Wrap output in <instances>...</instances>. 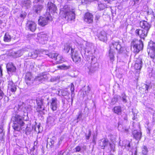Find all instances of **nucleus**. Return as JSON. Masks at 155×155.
Masks as SVG:
<instances>
[{"label":"nucleus","mask_w":155,"mask_h":155,"mask_svg":"<svg viewBox=\"0 0 155 155\" xmlns=\"http://www.w3.org/2000/svg\"><path fill=\"white\" fill-rule=\"evenodd\" d=\"M60 15L63 18H67V21H74L75 19L74 11L67 5H65L60 9Z\"/></svg>","instance_id":"1"},{"label":"nucleus","mask_w":155,"mask_h":155,"mask_svg":"<svg viewBox=\"0 0 155 155\" xmlns=\"http://www.w3.org/2000/svg\"><path fill=\"white\" fill-rule=\"evenodd\" d=\"M23 120V117L19 115H16L15 117H13L12 118V127L14 130L18 131L21 129V127L24 124Z\"/></svg>","instance_id":"2"},{"label":"nucleus","mask_w":155,"mask_h":155,"mask_svg":"<svg viewBox=\"0 0 155 155\" xmlns=\"http://www.w3.org/2000/svg\"><path fill=\"white\" fill-rule=\"evenodd\" d=\"M131 44L133 46L134 52L137 53L143 48V44L140 39L138 40L135 39L132 41Z\"/></svg>","instance_id":"3"},{"label":"nucleus","mask_w":155,"mask_h":155,"mask_svg":"<svg viewBox=\"0 0 155 155\" xmlns=\"http://www.w3.org/2000/svg\"><path fill=\"white\" fill-rule=\"evenodd\" d=\"M110 148V151H115V145L114 143H110L109 142L108 140L106 138H103L99 142V145L101 147V148L104 149L105 147H107L108 145Z\"/></svg>","instance_id":"4"},{"label":"nucleus","mask_w":155,"mask_h":155,"mask_svg":"<svg viewBox=\"0 0 155 155\" xmlns=\"http://www.w3.org/2000/svg\"><path fill=\"white\" fill-rule=\"evenodd\" d=\"M147 51L151 58H154L155 57V43L152 41L149 42Z\"/></svg>","instance_id":"5"},{"label":"nucleus","mask_w":155,"mask_h":155,"mask_svg":"<svg viewBox=\"0 0 155 155\" xmlns=\"http://www.w3.org/2000/svg\"><path fill=\"white\" fill-rule=\"evenodd\" d=\"M85 47H84L83 44H80L78 45L81 49H83L85 51V52H87V53H90L91 54L92 52V51L93 48V46L91 44L87 42H85Z\"/></svg>","instance_id":"6"},{"label":"nucleus","mask_w":155,"mask_h":155,"mask_svg":"<svg viewBox=\"0 0 155 155\" xmlns=\"http://www.w3.org/2000/svg\"><path fill=\"white\" fill-rule=\"evenodd\" d=\"M71 58L74 62L76 63L79 62L81 61V57L79 55L78 52L75 49H71Z\"/></svg>","instance_id":"7"},{"label":"nucleus","mask_w":155,"mask_h":155,"mask_svg":"<svg viewBox=\"0 0 155 155\" xmlns=\"http://www.w3.org/2000/svg\"><path fill=\"white\" fill-rule=\"evenodd\" d=\"M57 10V8L56 5L51 2H48L47 11H49L48 12L49 14L50 15V14H53L56 12Z\"/></svg>","instance_id":"8"},{"label":"nucleus","mask_w":155,"mask_h":155,"mask_svg":"<svg viewBox=\"0 0 155 155\" xmlns=\"http://www.w3.org/2000/svg\"><path fill=\"white\" fill-rule=\"evenodd\" d=\"M48 79L47 75L44 73H41L38 74L36 76L34 81H38L39 82L42 83Z\"/></svg>","instance_id":"9"},{"label":"nucleus","mask_w":155,"mask_h":155,"mask_svg":"<svg viewBox=\"0 0 155 155\" xmlns=\"http://www.w3.org/2000/svg\"><path fill=\"white\" fill-rule=\"evenodd\" d=\"M50 20L49 17H40L38 20V24L42 26H44L48 24V21Z\"/></svg>","instance_id":"10"},{"label":"nucleus","mask_w":155,"mask_h":155,"mask_svg":"<svg viewBox=\"0 0 155 155\" xmlns=\"http://www.w3.org/2000/svg\"><path fill=\"white\" fill-rule=\"evenodd\" d=\"M122 47L121 45L120 44L119 42L118 41L117 42H113L111 43V45L110 46V48L112 49H115L119 53H121V52Z\"/></svg>","instance_id":"11"},{"label":"nucleus","mask_w":155,"mask_h":155,"mask_svg":"<svg viewBox=\"0 0 155 155\" xmlns=\"http://www.w3.org/2000/svg\"><path fill=\"white\" fill-rule=\"evenodd\" d=\"M143 57L140 56L136 61L134 65L135 69L136 70H140L142 67Z\"/></svg>","instance_id":"12"},{"label":"nucleus","mask_w":155,"mask_h":155,"mask_svg":"<svg viewBox=\"0 0 155 155\" xmlns=\"http://www.w3.org/2000/svg\"><path fill=\"white\" fill-rule=\"evenodd\" d=\"M28 29L32 32L34 31L36 28V25L34 22L31 21H28L26 24Z\"/></svg>","instance_id":"13"},{"label":"nucleus","mask_w":155,"mask_h":155,"mask_svg":"<svg viewBox=\"0 0 155 155\" xmlns=\"http://www.w3.org/2000/svg\"><path fill=\"white\" fill-rule=\"evenodd\" d=\"M135 33L137 35H138L140 38L143 39L147 36V32L143 30L139 29H137L135 31Z\"/></svg>","instance_id":"14"},{"label":"nucleus","mask_w":155,"mask_h":155,"mask_svg":"<svg viewBox=\"0 0 155 155\" xmlns=\"http://www.w3.org/2000/svg\"><path fill=\"white\" fill-rule=\"evenodd\" d=\"M140 26L145 31H148L150 28V25L146 21H142L140 22Z\"/></svg>","instance_id":"15"},{"label":"nucleus","mask_w":155,"mask_h":155,"mask_svg":"<svg viewBox=\"0 0 155 155\" xmlns=\"http://www.w3.org/2000/svg\"><path fill=\"white\" fill-rule=\"evenodd\" d=\"M58 103L56 97L51 98V102L50 107L53 110H56L58 107Z\"/></svg>","instance_id":"16"},{"label":"nucleus","mask_w":155,"mask_h":155,"mask_svg":"<svg viewBox=\"0 0 155 155\" xmlns=\"http://www.w3.org/2000/svg\"><path fill=\"white\" fill-rule=\"evenodd\" d=\"M84 20L88 23H92L93 21V15L89 12H87L84 16Z\"/></svg>","instance_id":"17"},{"label":"nucleus","mask_w":155,"mask_h":155,"mask_svg":"<svg viewBox=\"0 0 155 155\" xmlns=\"http://www.w3.org/2000/svg\"><path fill=\"white\" fill-rule=\"evenodd\" d=\"M8 89L12 92H15L16 90V85L14 83L12 80H9L8 81Z\"/></svg>","instance_id":"18"},{"label":"nucleus","mask_w":155,"mask_h":155,"mask_svg":"<svg viewBox=\"0 0 155 155\" xmlns=\"http://www.w3.org/2000/svg\"><path fill=\"white\" fill-rule=\"evenodd\" d=\"M6 68L8 74L12 73L16 70L15 67L13 65L12 63H9L7 64Z\"/></svg>","instance_id":"19"},{"label":"nucleus","mask_w":155,"mask_h":155,"mask_svg":"<svg viewBox=\"0 0 155 155\" xmlns=\"http://www.w3.org/2000/svg\"><path fill=\"white\" fill-rule=\"evenodd\" d=\"M32 78V74L31 72H28L26 73L25 76V81L26 84L28 85H30L32 83L31 79Z\"/></svg>","instance_id":"20"},{"label":"nucleus","mask_w":155,"mask_h":155,"mask_svg":"<svg viewBox=\"0 0 155 155\" xmlns=\"http://www.w3.org/2000/svg\"><path fill=\"white\" fill-rule=\"evenodd\" d=\"M24 53V51L22 50H18L17 51H13L11 53V55L14 58H16L21 57Z\"/></svg>","instance_id":"21"},{"label":"nucleus","mask_w":155,"mask_h":155,"mask_svg":"<svg viewBox=\"0 0 155 155\" xmlns=\"http://www.w3.org/2000/svg\"><path fill=\"white\" fill-rule=\"evenodd\" d=\"M132 133L134 138L137 140H139L140 139L142 136L141 132L138 131L137 130H134L132 131Z\"/></svg>","instance_id":"22"},{"label":"nucleus","mask_w":155,"mask_h":155,"mask_svg":"<svg viewBox=\"0 0 155 155\" xmlns=\"http://www.w3.org/2000/svg\"><path fill=\"white\" fill-rule=\"evenodd\" d=\"M98 38L100 41H105L107 40V37L106 33L104 31L101 32L98 35Z\"/></svg>","instance_id":"23"},{"label":"nucleus","mask_w":155,"mask_h":155,"mask_svg":"<svg viewBox=\"0 0 155 155\" xmlns=\"http://www.w3.org/2000/svg\"><path fill=\"white\" fill-rule=\"evenodd\" d=\"M43 8V5L38 4L35 5L33 7V10L36 13H39Z\"/></svg>","instance_id":"24"},{"label":"nucleus","mask_w":155,"mask_h":155,"mask_svg":"<svg viewBox=\"0 0 155 155\" xmlns=\"http://www.w3.org/2000/svg\"><path fill=\"white\" fill-rule=\"evenodd\" d=\"M22 150H21V148L18 145H16L14 149V154L17 155L22 154Z\"/></svg>","instance_id":"25"},{"label":"nucleus","mask_w":155,"mask_h":155,"mask_svg":"<svg viewBox=\"0 0 155 155\" xmlns=\"http://www.w3.org/2000/svg\"><path fill=\"white\" fill-rule=\"evenodd\" d=\"M36 103L37 104L38 108L40 109V111L44 110V107L43 104L42 100L40 99L36 100Z\"/></svg>","instance_id":"26"},{"label":"nucleus","mask_w":155,"mask_h":155,"mask_svg":"<svg viewBox=\"0 0 155 155\" xmlns=\"http://www.w3.org/2000/svg\"><path fill=\"white\" fill-rule=\"evenodd\" d=\"M114 112L118 114H120L122 112L121 107L119 106H115L113 109Z\"/></svg>","instance_id":"27"},{"label":"nucleus","mask_w":155,"mask_h":155,"mask_svg":"<svg viewBox=\"0 0 155 155\" xmlns=\"http://www.w3.org/2000/svg\"><path fill=\"white\" fill-rule=\"evenodd\" d=\"M11 37L8 33H6L4 36L3 41L5 42H9L11 41Z\"/></svg>","instance_id":"28"},{"label":"nucleus","mask_w":155,"mask_h":155,"mask_svg":"<svg viewBox=\"0 0 155 155\" xmlns=\"http://www.w3.org/2000/svg\"><path fill=\"white\" fill-rule=\"evenodd\" d=\"M109 56L111 61L113 62L114 60V49H110L109 52Z\"/></svg>","instance_id":"29"},{"label":"nucleus","mask_w":155,"mask_h":155,"mask_svg":"<svg viewBox=\"0 0 155 155\" xmlns=\"http://www.w3.org/2000/svg\"><path fill=\"white\" fill-rule=\"evenodd\" d=\"M98 68V64L97 63H95L93 64H91V67L89 69V71L91 72H93L96 70Z\"/></svg>","instance_id":"30"},{"label":"nucleus","mask_w":155,"mask_h":155,"mask_svg":"<svg viewBox=\"0 0 155 155\" xmlns=\"http://www.w3.org/2000/svg\"><path fill=\"white\" fill-rule=\"evenodd\" d=\"M148 150L147 147L144 145L142 147V153L141 155H147Z\"/></svg>","instance_id":"31"},{"label":"nucleus","mask_w":155,"mask_h":155,"mask_svg":"<svg viewBox=\"0 0 155 155\" xmlns=\"http://www.w3.org/2000/svg\"><path fill=\"white\" fill-rule=\"evenodd\" d=\"M22 4L23 6L28 8L30 7L31 2L29 0H24Z\"/></svg>","instance_id":"32"},{"label":"nucleus","mask_w":155,"mask_h":155,"mask_svg":"<svg viewBox=\"0 0 155 155\" xmlns=\"http://www.w3.org/2000/svg\"><path fill=\"white\" fill-rule=\"evenodd\" d=\"M91 90L90 87L88 86L87 87L85 88L84 91H83V94L85 96L88 95Z\"/></svg>","instance_id":"33"},{"label":"nucleus","mask_w":155,"mask_h":155,"mask_svg":"<svg viewBox=\"0 0 155 155\" xmlns=\"http://www.w3.org/2000/svg\"><path fill=\"white\" fill-rule=\"evenodd\" d=\"M120 98L124 103H126L127 102V96L125 94H122Z\"/></svg>","instance_id":"34"},{"label":"nucleus","mask_w":155,"mask_h":155,"mask_svg":"<svg viewBox=\"0 0 155 155\" xmlns=\"http://www.w3.org/2000/svg\"><path fill=\"white\" fill-rule=\"evenodd\" d=\"M48 56L52 58H54L55 60H58V58H57L58 54H57L54 53H49L48 54Z\"/></svg>","instance_id":"35"},{"label":"nucleus","mask_w":155,"mask_h":155,"mask_svg":"<svg viewBox=\"0 0 155 155\" xmlns=\"http://www.w3.org/2000/svg\"><path fill=\"white\" fill-rule=\"evenodd\" d=\"M38 36L45 40H47L48 39L47 35L44 34L43 32H41L40 34H38Z\"/></svg>","instance_id":"36"},{"label":"nucleus","mask_w":155,"mask_h":155,"mask_svg":"<svg viewBox=\"0 0 155 155\" xmlns=\"http://www.w3.org/2000/svg\"><path fill=\"white\" fill-rule=\"evenodd\" d=\"M71 48H72L70 44H66L65 45L64 48V51H65V52L66 53H68L70 49Z\"/></svg>","instance_id":"37"},{"label":"nucleus","mask_w":155,"mask_h":155,"mask_svg":"<svg viewBox=\"0 0 155 155\" xmlns=\"http://www.w3.org/2000/svg\"><path fill=\"white\" fill-rule=\"evenodd\" d=\"M118 96L117 95H116L113 97L111 103L113 104H115L118 101Z\"/></svg>","instance_id":"38"},{"label":"nucleus","mask_w":155,"mask_h":155,"mask_svg":"<svg viewBox=\"0 0 155 155\" xmlns=\"http://www.w3.org/2000/svg\"><path fill=\"white\" fill-rule=\"evenodd\" d=\"M54 119L52 117H49L48 119V122L51 125H53L54 124Z\"/></svg>","instance_id":"39"},{"label":"nucleus","mask_w":155,"mask_h":155,"mask_svg":"<svg viewBox=\"0 0 155 155\" xmlns=\"http://www.w3.org/2000/svg\"><path fill=\"white\" fill-rule=\"evenodd\" d=\"M28 56L31 57L32 58H35L37 57V54L35 52H29L28 54Z\"/></svg>","instance_id":"40"},{"label":"nucleus","mask_w":155,"mask_h":155,"mask_svg":"<svg viewBox=\"0 0 155 155\" xmlns=\"http://www.w3.org/2000/svg\"><path fill=\"white\" fill-rule=\"evenodd\" d=\"M60 78V77L58 76L57 77H52L50 81L51 82H53L57 81Z\"/></svg>","instance_id":"41"},{"label":"nucleus","mask_w":155,"mask_h":155,"mask_svg":"<svg viewBox=\"0 0 155 155\" xmlns=\"http://www.w3.org/2000/svg\"><path fill=\"white\" fill-rule=\"evenodd\" d=\"M59 67L60 69H67L70 68V66L69 65H66L63 64L61 66H59Z\"/></svg>","instance_id":"42"},{"label":"nucleus","mask_w":155,"mask_h":155,"mask_svg":"<svg viewBox=\"0 0 155 155\" xmlns=\"http://www.w3.org/2000/svg\"><path fill=\"white\" fill-rule=\"evenodd\" d=\"M63 140V138L62 137H61L60 139H59L58 141V143L56 145L55 147L56 148H58L59 147V146L60 144H61L62 143V140Z\"/></svg>","instance_id":"43"},{"label":"nucleus","mask_w":155,"mask_h":155,"mask_svg":"<svg viewBox=\"0 0 155 155\" xmlns=\"http://www.w3.org/2000/svg\"><path fill=\"white\" fill-rule=\"evenodd\" d=\"M33 129L32 128H31L30 125H29L28 126H27L26 128L25 132L26 133H27V132H30Z\"/></svg>","instance_id":"44"},{"label":"nucleus","mask_w":155,"mask_h":155,"mask_svg":"<svg viewBox=\"0 0 155 155\" xmlns=\"http://www.w3.org/2000/svg\"><path fill=\"white\" fill-rule=\"evenodd\" d=\"M142 87H143V89H145V93H147L148 92V90L149 86L147 84H144Z\"/></svg>","instance_id":"45"},{"label":"nucleus","mask_w":155,"mask_h":155,"mask_svg":"<svg viewBox=\"0 0 155 155\" xmlns=\"http://www.w3.org/2000/svg\"><path fill=\"white\" fill-rule=\"evenodd\" d=\"M71 93L72 96L74 94V86L73 83H71Z\"/></svg>","instance_id":"46"},{"label":"nucleus","mask_w":155,"mask_h":155,"mask_svg":"<svg viewBox=\"0 0 155 155\" xmlns=\"http://www.w3.org/2000/svg\"><path fill=\"white\" fill-rule=\"evenodd\" d=\"M26 13L25 12H22L20 15V17L22 18V19H24L26 15Z\"/></svg>","instance_id":"47"},{"label":"nucleus","mask_w":155,"mask_h":155,"mask_svg":"<svg viewBox=\"0 0 155 155\" xmlns=\"http://www.w3.org/2000/svg\"><path fill=\"white\" fill-rule=\"evenodd\" d=\"M62 95L63 96H65L69 94L68 92L66 91L62 90L61 91Z\"/></svg>","instance_id":"48"},{"label":"nucleus","mask_w":155,"mask_h":155,"mask_svg":"<svg viewBox=\"0 0 155 155\" xmlns=\"http://www.w3.org/2000/svg\"><path fill=\"white\" fill-rule=\"evenodd\" d=\"M57 57H57V58H58V60H56L59 63L61 62L62 60L63 59L62 57L61 56H58V54Z\"/></svg>","instance_id":"49"},{"label":"nucleus","mask_w":155,"mask_h":155,"mask_svg":"<svg viewBox=\"0 0 155 155\" xmlns=\"http://www.w3.org/2000/svg\"><path fill=\"white\" fill-rule=\"evenodd\" d=\"M149 76L153 77V78H155V72L152 71L151 73H150Z\"/></svg>","instance_id":"50"},{"label":"nucleus","mask_w":155,"mask_h":155,"mask_svg":"<svg viewBox=\"0 0 155 155\" xmlns=\"http://www.w3.org/2000/svg\"><path fill=\"white\" fill-rule=\"evenodd\" d=\"M5 137L4 133H1L0 134V140H3Z\"/></svg>","instance_id":"51"},{"label":"nucleus","mask_w":155,"mask_h":155,"mask_svg":"<svg viewBox=\"0 0 155 155\" xmlns=\"http://www.w3.org/2000/svg\"><path fill=\"white\" fill-rule=\"evenodd\" d=\"M4 95V93L0 88V100L2 99Z\"/></svg>","instance_id":"52"},{"label":"nucleus","mask_w":155,"mask_h":155,"mask_svg":"<svg viewBox=\"0 0 155 155\" xmlns=\"http://www.w3.org/2000/svg\"><path fill=\"white\" fill-rule=\"evenodd\" d=\"M50 142L51 143V145H50V146H52V145H53L54 143H55V141L53 139H50Z\"/></svg>","instance_id":"53"},{"label":"nucleus","mask_w":155,"mask_h":155,"mask_svg":"<svg viewBox=\"0 0 155 155\" xmlns=\"http://www.w3.org/2000/svg\"><path fill=\"white\" fill-rule=\"evenodd\" d=\"M75 149L76 152H79L81 150V147L79 146H77Z\"/></svg>","instance_id":"54"},{"label":"nucleus","mask_w":155,"mask_h":155,"mask_svg":"<svg viewBox=\"0 0 155 155\" xmlns=\"http://www.w3.org/2000/svg\"><path fill=\"white\" fill-rule=\"evenodd\" d=\"M82 117V114L81 113H80L79 115H78V118H77V122L78 121H79V119L80 118H81Z\"/></svg>","instance_id":"55"},{"label":"nucleus","mask_w":155,"mask_h":155,"mask_svg":"<svg viewBox=\"0 0 155 155\" xmlns=\"http://www.w3.org/2000/svg\"><path fill=\"white\" fill-rule=\"evenodd\" d=\"M133 114L134 117L132 118V119L133 120H135L136 118H137V114L136 113H134L133 111Z\"/></svg>","instance_id":"56"},{"label":"nucleus","mask_w":155,"mask_h":155,"mask_svg":"<svg viewBox=\"0 0 155 155\" xmlns=\"http://www.w3.org/2000/svg\"><path fill=\"white\" fill-rule=\"evenodd\" d=\"M2 70L1 69V68H0V77H2Z\"/></svg>","instance_id":"57"},{"label":"nucleus","mask_w":155,"mask_h":155,"mask_svg":"<svg viewBox=\"0 0 155 155\" xmlns=\"http://www.w3.org/2000/svg\"><path fill=\"white\" fill-rule=\"evenodd\" d=\"M91 130H89L88 134V135H87V136H89V137H90L91 135Z\"/></svg>","instance_id":"58"},{"label":"nucleus","mask_w":155,"mask_h":155,"mask_svg":"<svg viewBox=\"0 0 155 155\" xmlns=\"http://www.w3.org/2000/svg\"><path fill=\"white\" fill-rule=\"evenodd\" d=\"M1 133H4L3 132V130L2 128H0V134H1Z\"/></svg>","instance_id":"59"},{"label":"nucleus","mask_w":155,"mask_h":155,"mask_svg":"<svg viewBox=\"0 0 155 155\" xmlns=\"http://www.w3.org/2000/svg\"><path fill=\"white\" fill-rule=\"evenodd\" d=\"M106 3H109L110 1V0H103Z\"/></svg>","instance_id":"60"},{"label":"nucleus","mask_w":155,"mask_h":155,"mask_svg":"<svg viewBox=\"0 0 155 155\" xmlns=\"http://www.w3.org/2000/svg\"><path fill=\"white\" fill-rule=\"evenodd\" d=\"M87 2V0H82V2L83 3H86Z\"/></svg>","instance_id":"61"},{"label":"nucleus","mask_w":155,"mask_h":155,"mask_svg":"<svg viewBox=\"0 0 155 155\" xmlns=\"http://www.w3.org/2000/svg\"><path fill=\"white\" fill-rule=\"evenodd\" d=\"M133 1L134 2V3H136L138 2L139 0H133Z\"/></svg>","instance_id":"62"},{"label":"nucleus","mask_w":155,"mask_h":155,"mask_svg":"<svg viewBox=\"0 0 155 155\" xmlns=\"http://www.w3.org/2000/svg\"><path fill=\"white\" fill-rule=\"evenodd\" d=\"M124 132L127 133L128 132V129H125L124 130Z\"/></svg>","instance_id":"63"},{"label":"nucleus","mask_w":155,"mask_h":155,"mask_svg":"<svg viewBox=\"0 0 155 155\" xmlns=\"http://www.w3.org/2000/svg\"><path fill=\"white\" fill-rule=\"evenodd\" d=\"M86 137L87 140H88L89 139L90 137L89 136H87V135L86 134Z\"/></svg>","instance_id":"64"}]
</instances>
